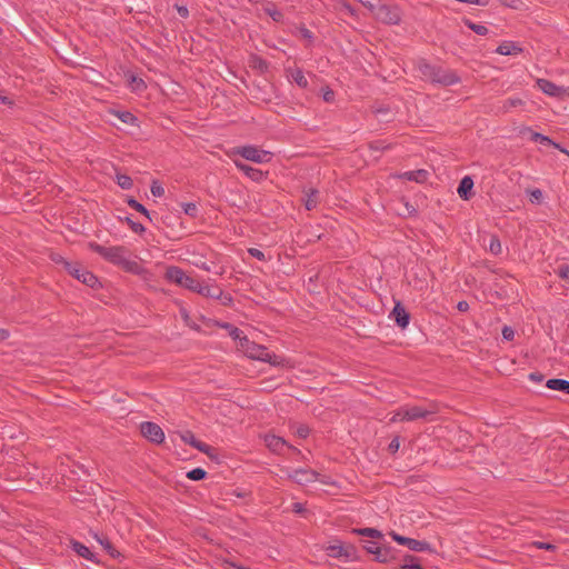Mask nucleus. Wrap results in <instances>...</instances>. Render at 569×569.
Instances as JSON below:
<instances>
[{"mask_svg": "<svg viewBox=\"0 0 569 569\" xmlns=\"http://www.w3.org/2000/svg\"><path fill=\"white\" fill-rule=\"evenodd\" d=\"M375 557L378 562L389 563L397 559V550L391 546L382 545Z\"/></svg>", "mask_w": 569, "mask_h": 569, "instance_id": "f3484780", "label": "nucleus"}, {"mask_svg": "<svg viewBox=\"0 0 569 569\" xmlns=\"http://www.w3.org/2000/svg\"><path fill=\"white\" fill-rule=\"evenodd\" d=\"M322 90V98L326 102L331 103L335 101L336 93L329 87H325Z\"/></svg>", "mask_w": 569, "mask_h": 569, "instance_id": "49530a36", "label": "nucleus"}, {"mask_svg": "<svg viewBox=\"0 0 569 569\" xmlns=\"http://www.w3.org/2000/svg\"><path fill=\"white\" fill-rule=\"evenodd\" d=\"M342 8L343 10H346L350 16H356L357 14V10L350 4V3H347V2H343L342 3Z\"/></svg>", "mask_w": 569, "mask_h": 569, "instance_id": "052dcab7", "label": "nucleus"}, {"mask_svg": "<svg viewBox=\"0 0 569 569\" xmlns=\"http://www.w3.org/2000/svg\"><path fill=\"white\" fill-rule=\"evenodd\" d=\"M391 316L399 327L406 328L409 325L410 316L400 302L395 305Z\"/></svg>", "mask_w": 569, "mask_h": 569, "instance_id": "dca6fc26", "label": "nucleus"}, {"mask_svg": "<svg viewBox=\"0 0 569 569\" xmlns=\"http://www.w3.org/2000/svg\"><path fill=\"white\" fill-rule=\"evenodd\" d=\"M141 435L154 443H161L164 440V432L161 427L151 421H144L140 425Z\"/></svg>", "mask_w": 569, "mask_h": 569, "instance_id": "9b49d317", "label": "nucleus"}, {"mask_svg": "<svg viewBox=\"0 0 569 569\" xmlns=\"http://www.w3.org/2000/svg\"><path fill=\"white\" fill-rule=\"evenodd\" d=\"M71 547H72V550L79 555L80 557L91 561V562H94V563H98L99 560L96 556V553H93L87 546H84L83 543L79 542V541H71Z\"/></svg>", "mask_w": 569, "mask_h": 569, "instance_id": "412c9836", "label": "nucleus"}, {"mask_svg": "<svg viewBox=\"0 0 569 569\" xmlns=\"http://www.w3.org/2000/svg\"><path fill=\"white\" fill-rule=\"evenodd\" d=\"M127 202L128 204L134 209L138 213H141V214H148L150 213L149 210L143 206L141 204L140 202H138L134 198L132 197H128L127 198Z\"/></svg>", "mask_w": 569, "mask_h": 569, "instance_id": "ea45409f", "label": "nucleus"}, {"mask_svg": "<svg viewBox=\"0 0 569 569\" xmlns=\"http://www.w3.org/2000/svg\"><path fill=\"white\" fill-rule=\"evenodd\" d=\"M533 546L538 549L549 550L553 551L556 549V546L549 542H542V541H535Z\"/></svg>", "mask_w": 569, "mask_h": 569, "instance_id": "6e6d98bb", "label": "nucleus"}, {"mask_svg": "<svg viewBox=\"0 0 569 569\" xmlns=\"http://www.w3.org/2000/svg\"><path fill=\"white\" fill-rule=\"evenodd\" d=\"M264 443L272 452L276 453H279L283 447L288 446L283 438L274 435H267L264 437Z\"/></svg>", "mask_w": 569, "mask_h": 569, "instance_id": "5701e85b", "label": "nucleus"}, {"mask_svg": "<svg viewBox=\"0 0 569 569\" xmlns=\"http://www.w3.org/2000/svg\"><path fill=\"white\" fill-rule=\"evenodd\" d=\"M463 23L470 29L472 30L475 33L479 34V36H486L488 34L489 30L486 26H482V24H478V23H475L473 21H471L470 19L468 18H463Z\"/></svg>", "mask_w": 569, "mask_h": 569, "instance_id": "473e14b6", "label": "nucleus"}, {"mask_svg": "<svg viewBox=\"0 0 569 569\" xmlns=\"http://www.w3.org/2000/svg\"><path fill=\"white\" fill-rule=\"evenodd\" d=\"M528 130L530 132V140L531 141L538 142V143H541V144L558 147V143L555 142L553 140H551L548 136H545V134L539 133V132H535L531 129H528Z\"/></svg>", "mask_w": 569, "mask_h": 569, "instance_id": "c85d7f7f", "label": "nucleus"}, {"mask_svg": "<svg viewBox=\"0 0 569 569\" xmlns=\"http://www.w3.org/2000/svg\"><path fill=\"white\" fill-rule=\"evenodd\" d=\"M51 259L58 263V264H62L64 267V262H69L68 260H66L63 257H61L60 254H52L51 256Z\"/></svg>", "mask_w": 569, "mask_h": 569, "instance_id": "e2e57ef3", "label": "nucleus"}, {"mask_svg": "<svg viewBox=\"0 0 569 569\" xmlns=\"http://www.w3.org/2000/svg\"><path fill=\"white\" fill-rule=\"evenodd\" d=\"M287 477L298 485H307L317 480L318 472L311 469L300 468L293 471H287Z\"/></svg>", "mask_w": 569, "mask_h": 569, "instance_id": "f8f14e48", "label": "nucleus"}, {"mask_svg": "<svg viewBox=\"0 0 569 569\" xmlns=\"http://www.w3.org/2000/svg\"><path fill=\"white\" fill-rule=\"evenodd\" d=\"M522 104H523V101L520 98H508L507 100H505L502 108L505 111H508L511 108H516V107H519Z\"/></svg>", "mask_w": 569, "mask_h": 569, "instance_id": "37998d69", "label": "nucleus"}, {"mask_svg": "<svg viewBox=\"0 0 569 569\" xmlns=\"http://www.w3.org/2000/svg\"><path fill=\"white\" fill-rule=\"evenodd\" d=\"M328 556L353 561L357 559V549L352 545H342L340 542L331 543L326 548Z\"/></svg>", "mask_w": 569, "mask_h": 569, "instance_id": "1a4fd4ad", "label": "nucleus"}, {"mask_svg": "<svg viewBox=\"0 0 569 569\" xmlns=\"http://www.w3.org/2000/svg\"><path fill=\"white\" fill-rule=\"evenodd\" d=\"M399 447H400V442H399V438H393L389 446H388V449L391 453H395L399 450Z\"/></svg>", "mask_w": 569, "mask_h": 569, "instance_id": "4d7b16f0", "label": "nucleus"}, {"mask_svg": "<svg viewBox=\"0 0 569 569\" xmlns=\"http://www.w3.org/2000/svg\"><path fill=\"white\" fill-rule=\"evenodd\" d=\"M457 309L460 312H466L469 309V303L467 301H459L458 305H457Z\"/></svg>", "mask_w": 569, "mask_h": 569, "instance_id": "69168bd1", "label": "nucleus"}, {"mask_svg": "<svg viewBox=\"0 0 569 569\" xmlns=\"http://www.w3.org/2000/svg\"><path fill=\"white\" fill-rule=\"evenodd\" d=\"M502 337L505 340H512L515 338V330L509 326H505L502 328Z\"/></svg>", "mask_w": 569, "mask_h": 569, "instance_id": "5fc2aeb1", "label": "nucleus"}, {"mask_svg": "<svg viewBox=\"0 0 569 569\" xmlns=\"http://www.w3.org/2000/svg\"><path fill=\"white\" fill-rule=\"evenodd\" d=\"M116 178H117V183L119 184L120 188H122L124 190H129L132 188L133 180L128 174L117 173Z\"/></svg>", "mask_w": 569, "mask_h": 569, "instance_id": "c9c22d12", "label": "nucleus"}, {"mask_svg": "<svg viewBox=\"0 0 569 569\" xmlns=\"http://www.w3.org/2000/svg\"><path fill=\"white\" fill-rule=\"evenodd\" d=\"M320 192L315 188H309L308 190H303V196L301 201L303 202L305 209L307 211H311L317 208L319 202Z\"/></svg>", "mask_w": 569, "mask_h": 569, "instance_id": "2eb2a0df", "label": "nucleus"}, {"mask_svg": "<svg viewBox=\"0 0 569 569\" xmlns=\"http://www.w3.org/2000/svg\"><path fill=\"white\" fill-rule=\"evenodd\" d=\"M10 337V332L7 329L0 328V341H4Z\"/></svg>", "mask_w": 569, "mask_h": 569, "instance_id": "774afa93", "label": "nucleus"}, {"mask_svg": "<svg viewBox=\"0 0 569 569\" xmlns=\"http://www.w3.org/2000/svg\"><path fill=\"white\" fill-rule=\"evenodd\" d=\"M150 190L154 197H161L164 193L162 184L157 180L152 181Z\"/></svg>", "mask_w": 569, "mask_h": 569, "instance_id": "a18cd8bd", "label": "nucleus"}, {"mask_svg": "<svg viewBox=\"0 0 569 569\" xmlns=\"http://www.w3.org/2000/svg\"><path fill=\"white\" fill-rule=\"evenodd\" d=\"M181 216H146L150 222L163 229L168 237H179L176 227L181 226Z\"/></svg>", "mask_w": 569, "mask_h": 569, "instance_id": "0eeeda50", "label": "nucleus"}, {"mask_svg": "<svg viewBox=\"0 0 569 569\" xmlns=\"http://www.w3.org/2000/svg\"><path fill=\"white\" fill-rule=\"evenodd\" d=\"M489 251L495 256H498L501 253V243L497 237H491L490 242H489Z\"/></svg>", "mask_w": 569, "mask_h": 569, "instance_id": "c03bdc74", "label": "nucleus"}, {"mask_svg": "<svg viewBox=\"0 0 569 569\" xmlns=\"http://www.w3.org/2000/svg\"><path fill=\"white\" fill-rule=\"evenodd\" d=\"M251 67L253 69L259 70L261 73H264L269 69V63L266 59L261 58L260 56L253 54L251 57Z\"/></svg>", "mask_w": 569, "mask_h": 569, "instance_id": "7c9ffc66", "label": "nucleus"}, {"mask_svg": "<svg viewBox=\"0 0 569 569\" xmlns=\"http://www.w3.org/2000/svg\"><path fill=\"white\" fill-rule=\"evenodd\" d=\"M114 114L126 124L138 126V118L130 111H116Z\"/></svg>", "mask_w": 569, "mask_h": 569, "instance_id": "2f4dec72", "label": "nucleus"}, {"mask_svg": "<svg viewBox=\"0 0 569 569\" xmlns=\"http://www.w3.org/2000/svg\"><path fill=\"white\" fill-rule=\"evenodd\" d=\"M537 86L543 93L556 98L562 97L567 91L566 88L557 86L548 79H538Z\"/></svg>", "mask_w": 569, "mask_h": 569, "instance_id": "ddd939ff", "label": "nucleus"}, {"mask_svg": "<svg viewBox=\"0 0 569 569\" xmlns=\"http://www.w3.org/2000/svg\"><path fill=\"white\" fill-rule=\"evenodd\" d=\"M418 70L425 79H428L432 83H437L443 87H449L461 82V78L456 71L445 69L437 64H431L426 59L419 60Z\"/></svg>", "mask_w": 569, "mask_h": 569, "instance_id": "f03ea898", "label": "nucleus"}, {"mask_svg": "<svg viewBox=\"0 0 569 569\" xmlns=\"http://www.w3.org/2000/svg\"><path fill=\"white\" fill-rule=\"evenodd\" d=\"M128 81H129L131 89L136 92H141L147 89V84L143 81V79L137 77L133 73L129 74Z\"/></svg>", "mask_w": 569, "mask_h": 569, "instance_id": "c756f323", "label": "nucleus"}, {"mask_svg": "<svg viewBox=\"0 0 569 569\" xmlns=\"http://www.w3.org/2000/svg\"><path fill=\"white\" fill-rule=\"evenodd\" d=\"M182 440L192 446L193 448L198 449L200 452H203L206 455H210V450L212 449L209 445L196 439L194 435L190 431H187L184 435H182Z\"/></svg>", "mask_w": 569, "mask_h": 569, "instance_id": "aec40b11", "label": "nucleus"}, {"mask_svg": "<svg viewBox=\"0 0 569 569\" xmlns=\"http://www.w3.org/2000/svg\"><path fill=\"white\" fill-rule=\"evenodd\" d=\"M119 218L121 222H126L136 233H142L146 229L141 222L134 221L130 216H124L123 219L121 217Z\"/></svg>", "mask_w": 569, "mask_h": 569, "instance_id": "72a5a7b5", "label": "nucleus"}, {"mask_svg": "<svg viewBox=\"0 0 569 569\" xmlns=\"http://www.w3.org/2000/svg\"><path fill=\"white\" fill-rule=\"evenodd\" d=\"M381 546L378 545L377 542L375 541H367L366 545H365V549L371 553V555H375L376 556V552H378L379 548Z\"/></svg>", "mask_w": 569, "mask_h": 569, "instance_id": "864d4df0", "label": "nucleus"}, {"mask_svg": "<svg viewBox=\"0 0 569 569\" xmlns=\"http://www.w3.org/2000/svg\"><path fill=\"white\" fill-rule=\"evenodd\" d=\"M89 247L106 261L121 268L126 272L143 277L144 279L149 276V271L143 268L136 258L132 257L130 250L123 246L107 247L91 242Z\"/></svg>", "mask_w": 569, "mask_h": 569, "instance_id": "f257e3e1", "label": "nucleus"}, {"mask_svg": "<svg viewBox=\"0 0 569 569\" xmlns=\"http://www.w3.org/2000/svg\"><path fill=\"white\" fill-rule=\"evenodd\" d=\"M546 386L551 390L561 391L566 395H569V381L565 379H549L546 382Z\"/></svg>", "mask_w": 569, "mask_h": 569, "instance_id": "a878e982", "label": "nucleus"}, {"mask_svg": "<svg viewBox=\"0 0 569 569\" xmlns=\"http://www.w3.org/2000/svg\"><path fill=\"white\" fill-rule=\"evenodd\" d=\"M503 7L513 9V10H525L526 4L522 0H498Z\"/></svg>", "mask_w": 569, "mask_h": 569, "instance_id": "4c0bfd02", "label": "nucleus"}, {"mask_svg": "<svg viewBox=\"0 0 569 569\" xmlns=\"http://www.w3.org/2000/svg\"><path fill=\"white\" fill-rule=\"evenodd\" d=\"M529 196L532 203H539L542 200V191L538 188L529 190Z\"/></svg>", "mask_w": 569, "mask_h": 569, "instance_id": "8fccbe9b", "label": "nucleus"}, {"mask_svg": "<svg viewBox=\"0 0 569 569\" xmlns=\"http://www.w3.org/2000/svg\"><path fill=\"white\" fill-rule=\"evenodd\" d=\"M206 470L202 468H194L187 472V478L193 481H199L206 478Z\"/></svg>", "mask_w": 569, "mask_h": 569, "instance_id": "58836bf2", "label": "nucleus"}, {"mask_svg": "<svg viewBox=\"0 0 569 569\" xmlns=\"http://www.w3.org/2000/svg\"><path fill=\"white\" fill-rule=\"evenodd\" d=\"M295 433L299 437V438H307L310 433V429L308 426L306 425H299L296 430H295Z\"/></svg>", "mask_w": 569, "mask_h": 569, "instance_id": "3c124183", "label": "nucleus"}, {"mask_svg": "<svg viewBox=\"0 0 569 569\" xmlns=\"http://www.w3.org/2000/svg\"><path fill=\"white\" fill-rule=\"evenodd\" d=\"M415 562H418V558L412 556V555H409L407 553L405 557H403V563H415Z\"/></svg>", "mask_w": 569, "mask_h": 569, "instance_id": "338daca9", "label": "nucleus"}, {"mask_svg": "<svg viewBox=\"0 0 569 569\" xmlns=\"http://www.w3.org/2000/svg\"><path fill=\"white\" fill-rule=\"evenodd\" d=\"M96 538L111 557L117 558L120 556V552L113 548L112 543L108 539H100L97 536Z\"/></svg>", "mask_w": 569, "mask_h": 569, "instance_id": "a19ab883", "label": "nucleus"}, {"mask_svg": "<svg viewBox=\"0 0 569 569\" xmlns=\"http://www.w3.org/2000/svg\"><path fill=\"white\" fill-rule=\"evenodd\" d=\"M177 11L181 18H188V16H189V10L184 6H178Z\"/></svg>", "mask_w": 569, "mask_h": 569, "instance_id": "680f3d73", "label": "nucleus"}, {"mask_svg": "<svg viewBox=\"0 0 569 569\" xmlns=\"http://www.w3.org/2000/svg\"><path fill=\"white\" fill-rule=\"evenodd\" d=\"M248 252H249V254L252 258H256V259H258L260 261H264L266 260V254L261 250H259L257 248H249Z\"/></svg>", "mask_w": 569, "mask_h": 569, "instance_id": "603ef678", "label": "nucleus"}, {"mask_svg": "<svg viewBox=\"0 0 569 569\" xmlns=\"http://www.w3.org/2000/svg\"><path fill=\"white\" fill-rule=\"evenodd\" d=\"M263 11L267 16H269L274 22H281L283 20V13L277 8V6L267 1L263 6Z\"/></svg>", "mask_w": 569, "mask_h": 569, "instance_id": "393cba45", "label": "nucleus"}, {"mask_svg": "<svg viewBox=\"0 0 569 569\" xmlns=\"http://www.w3.org/2000/svg\"><path fill=\"white\" fill-rule=\"evenodd\" d=\"M368 147L372 151H383L390 149V144H387L383 140L370 141Z\"/></svg>", "mask_w": 569, "mask_h": 569, "instance_id": "79ce46f5", "label": "nucleus"}, {"mask_svg": "<svg viewBox=\"0 0 569 569\" xmlns=\"http://www.w3.org/2000/svg\"><path fill=\"white\" fill-rule=\"evenodd\" d=\"M0 103L6 104V106H13L14 101L12 99H10L9 97L2 96L0 93Z\"/></svg>", "mask_w": 569, "mask_h": 569, "instance_id": "0e129e2a", "label": "nucleus"}, {"mask_svg": "<svg viewBox=\"0 0 569 569\" xmlns=\"http://www.w3.org/2000/svg\"><path fill=\"white\" fill-rule=\"evenodd\" d=\"M529 380L535 382V383H540L543 381V375L540 373V372H531L529 375Z\"/></svg>", "mask_w": 569, "mask_h": 569, "instance_id": "13d9d810", "label": "nucleus"}, {"mask_svg": "<svg viewBox=\"0 0 569 569\" xmlns=\"http://www.w3.org/2000/svg\"><path fill=\"white\" fill-rule=\"evenodd\" d=\"M197 293H199L206 298L222 299V289L212 283H202L201 282Z\"/></svg>", "mask_w": 569, "mask_h": 569, "instance_id": "6ab92c4d", "label": "nucleus"}, {"mask_svg": "<svg viewBox=\"0 0 569 569\" xmlns=\"http://www.w3.org/2000/svg\"><path fill=\"white\" fill-rule=\"evenodd\" d=\"M233 153L256 163L270 162L273 157L272 152L262 150L253 144L237 147L234 148Z\"/></svg>", "mask_w": 569, "mask_h": 569, "instance_id": "423d86ee", "label": "nucleus"}, {"mask_svg": "<svg viewBox=\"0 0 569 569\" xmlns=\"http://www.w3.org/2000/svg\"><path fill=\"white\" fill-rule=\"evenodd\" d=\"M391 538L401 546L408 547L411 551L423 552L430 550V545L427 541L417 540L413 538L401 536L395 531L390 532Z\"/></svg>", "mask_w": 569, "mask_h": 569, "instance_id": "9d476101", "label": "nucleus"}, {"mask_svg": "<svg viewBox=\"0 0 569 569\" xmlns=\"http://www.w3.org/2000/svg\"><path fill=\"white\" fill-rule=\"evenodd\" d=\"M234 163L238 169H240L247 177H249L252 181L260 182L267 178L268 172H263L258 168H253L244 162L234 160Z\"/></svg>", "mask_w": 569, "mask_h": 569, "instance_id": "4468645a", "label": "nucleus"}, {"mask_svg": "<svg viewBox=\"0 0 569 569\" xmlns=\"http://www.w3.org/2000/svg\"><path fill=\"white\" fill-rule=\"evenodd\" d=\"M496 52L502 56L518 54L522 52V48L513 41H503L498 46Z\"/></svg>", "mask_w": 569, "mask_h": 569, "instance_id": "b1692460", "label": "nucleus"}, {"mask_svg": "<svg viewBox=\"0 0 569 569\" xmlns=\"http://www.w3.org/2000/svg\"><path fill=\"white\" fill-rule=\"evenodd\" d=\"M472 189H473L472 178L470 176H465L459 182L457 192L461 199L469 200L473 194Z\"/></svg>", "mask_w": 569, "mask_h": 569, "instance_id": "a211bd4d", "label": "nucleus"}, {"mask_svg": "<svg viewBox=\"0 0 569 569\" xmlns=\"http://www.w3.org/2000/svg\"><path fill=\"white\" fill-rule=\"evenodd\" d=\"M398 569H423L419 562L415 563H402Z\"/></svg>", "mask_w": 569, "mask_h": 569, "instance_id": "bf43d9fd", "label": "nucleus"}, {"mask_svg": "<svg viewBox=\"0 0 569 569\" xmlns=\"http://www.w3.org/2000/svg\"><path fill=\"white\" fill-rule=\"evenodd\" d=\"M299 33L300 36L306 39L309 43H312L313 41V33L308 29L306 28L303 24L299 27Z\"/></svg>", "mask_w": 569, "mask_h": 569, "instance_id": "09e8293b", "label": "nucleus"}, {"mask_svg": "<svg viewBox=\"0 0 569 569\" xmlns=\"http://www.w3.org/2000/svg\"><path fill=\"white\" fill-rule=\"evenodd\" d=\"M556 273L559 278L569 280V264H560L556 270Z\"/></svg>", "mask_w": 569, "mask_h": 569, "instance_id": "de8ad7c7", "label": "nucleus"}, {"mask_svg": "<svg viewBox=\"0 0 569 569\" xmlns=\"http://www.w3.org/2000/svg\"><path fill=\"white\" fill-rule=\"evenodd\" d=\"M64 269L72 277L90 288H97L100 286L98 278L91 271L83 269L73 262H64Z\"/></svg>", "mask_w": 569, "mask_h": 569, "instance_id": "6e6552de", "label": "nucleus"}, {"mask_svg": "<svg viewBox=\"0 0 569 569\" xmlns=\"http://www.w3.org/2000/svg\"><path fill=\"white\" fill-rule=\"evenodd\" d=\"M438 412L436 403H430L428 407L421 406H401L392 412L390 422L416 421V420H432V417Z\"/></svg>", "mask_w": 569, "mask_h": 569, "instance_id": "7ed1b4c3", "label": "nucleus"}, {"mask_svg": "<svg viewBox=\"0 0 569 569\" xmlns=\"http://www.w3.org/2000/svg\"><path fill=\"white\" fill-rule=\"evenodd\" d=\"M403 180L415 181L418 183H423L429 178V172L425 169H418L412 171H406L399 176Z\"/></svg>", "mask_w": 569, "mask_h": 569, "instance_id": "4be33fe9", "label": "nucleus"}, {"mask_svg": "<svg viewBox=\"0 0 569 569\" xmlns=\"http://www.w3.org/2000/svg\"><path fill=\"white\" fill-rule=\"evenodd\" d=\"M164 279L192 292H198V289L201 284L198 279L187 274L180 267L177 266H170L167 268Z\"/></svg>", "mask_w": 569, "mask_h": 569, "instance_id": "39448f33", "label": "nucleus"}, {"mask_svg": "<svg viewBox=\"0 0 569 569\" xmlns=\"http://www.w3.org/2000/svg\"><path fill=\"white\" fill-rule=\"evenodd\" d=\"M223 328H226L228 330V333L229 336L238 342L240 349L242 350V338H248L247 336L243 335V331L240 330L239 328L230 325V323H223L222 325Z\"/></svg>", "mask_w": 569, "mask_h": 569, "instance_id": "cd10ccee", "label": "nucleus"}, {"mask_svg": "<svg viewBox=\"0 0 569 569\" xmlns=\"http://www.w3.org/2000/svg\"><path fill=\"white\" fill-rule=\"evenodd\" d=\"M292 80L300 87V88H307L308 87V80L303 74V71L299 68L295 69L291 72Z\"/></svg>", "mask_w": 569, "mask_h": 569, "instance_id": "f704fd0d", "label": "nucleus"}, {"mask_svg": "<svg viewBox=\"0 0 569 569\" xmlns=\"http://www.w3.org/2000/svg\"><path fill=\"white\" fill-rule=\"evenodd\" d=\"M242 351L248 358L267 362L273 367H284L289 363V360L284 357L269 352L267 347L258 345L248 338H242Z\"/></svg>", "mask_w": 569, "mask_h": 569, "instance_id": "20e7f679", "label": "nucleus"}, {"mask_svg": "<svg viewBox=\"0 0 569 569\" xmlns=\"http://www.w3.org/2000/svg\"><path fill=\"white\" fill-rule=\"evenodd\" d=\"M356 533L360 536H366L370 538H382L381 531L375 528H360L355 530Z\"/></svg>", "mask_w": 569, "mask_h": 569, "instance_id": "e433bc0d", "label": "nucleus"}, {"mask_svg": "<svg viewBox=\"0 0 569 569\" xmlns=\"http://www.w3.org/2000/svg\"><path fill=\"white\" fill-rule=\"evenodd\" d=\"M171 211L189 213L198 210V202L174 201V206L168 208Z\"/></svg>", "mask_w": 569, "mask_h": 569, "instance_id": "bb28decb", "label": "nucleus"}]
</instances>
